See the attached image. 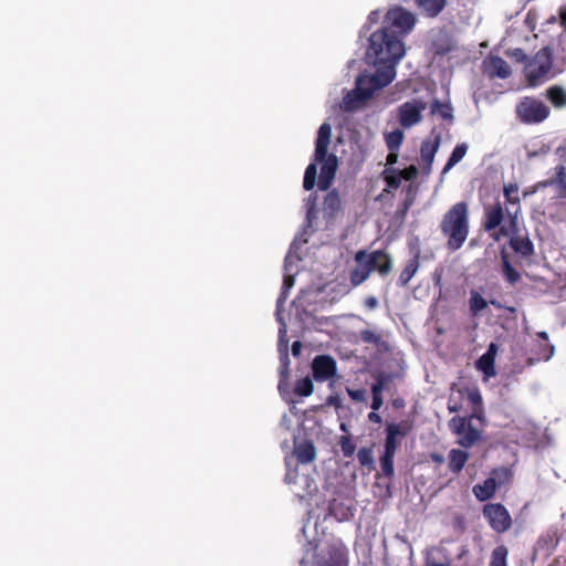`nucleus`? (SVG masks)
Returning <instances> with one entry per match:
<instances>
[{
    "instance_id": "nucleus-57",
    "label": "nucleus",
    "mask_w": 566,
    "mask_h": 566,
    "mask_svg": "<svg viewBox=\"0 0 566 566\" xmlns=\"http://www.w3.org/2000/svg\"><path fill=\"white\" fill-rule=\"evenodd\" d=\"M313 214H314V203L307 209L306 218H307L308 223H311Z\"/></svg>"
},
{
    "instance_id": "nucleus-16",
    "label": "nucleus",
    "mask_w": 566,
    "mask_h": 566,
    "mask_svg": "<svg viewBox=\"0 0 566 566\" xmlns=\"http://www.w3.org/2000/svg\"><path fill=\"white\" fill-rule=\"evenodd\" d=\"M511 212H507V216ZM509 221V217L505 218L503 207L500 202H495L485 207L484 209V230L490 232L495 229H501V227Z\"/></svg>"
},
{
    "instance_id": "nucleus-51",
    "label": "nucleus",
    "mask_w": 566,
    "mask_h": 566,
    "mask_svg": "<svg viewBox=\"0 0 566 566\" xmlns=\"http://www.w3.org/2000/svg\"><path fill=\"white\" fill-rule=\"evenodd\" d=\"M365 305L366 307H368L369 310H374L377 307L378 305V301L375 296H368L366 300H365Z\"/></svg>"
},
{
    "instance_id": "nucleus-46",
    "label": "nucleus",
    "mask_w": 566,
    "mask_h": 566,
    "mask_svg": "<svg viewBox=\"0 0 566 566\" xmlns=\"http://www.w3.org/2000/svg\"><path fill=\"white\" fill-rule=\"evenodd\" d=\"M401 174V178L405 180H411L417 176V168L415 166H410L403 170H399Z\"/></svg>"
},
{
    "instance_id": "nucleus-6",
    "label": "nucleus",
    "mask_w": 566,
    "mask_h": 566,
    "mask_svg": "<svg viewBox=\"0 0 566 566\" xmlns=\"http://www.w3.org/2000/svg\"><path fill=\"white\" fill-rule=\"evenodd\" d=\"M347 549L339 539L319 543L312 554L307 553L300 566H347Z\"/></svg>"
},
{
    "instance_id": "nucleus-36",
    "label": "nucleus",
    "mask_w": 566,
    "mask_h": 566,
    "mask_svg": "<svg viewBox=\"0 0 566 566\" xmlns=\"http://www.w3.org/2000/svg\"><path fill=\"white\" fill-rule=\"evenodd\" d=\"M503 261V275L511 284L516 283L520 280V273L511 265L505 255L502 256Z\"/></svg>"
},
{
    "instance_id": "nucleus-4",
    "label": "nucleus",
    "mask_w": 566,
    "mask_h": 566,
    "mask_svg": "<svg viewBox=\"0 0 566 566\" xmlns=\"http://www.w3.org/2000/svg\"><path fill=\"white\" fill-rule=\"evenodd\" d=\"M357 266L350 273V283L358 286L364 283L373 271L381 276L387 275L392 269V261L388 253L382 250L367 252L359 250L354 258Z\"/></svg>"
},
{
    "instance_id": "nucleus-10",
    "label": "nucleus",
    "mask_w": 566,
    "mask_h": 566,
    "mask_svg": "<svg viewBox=\"0 0 566 566\" xmlns=\"http://www.w3.org/2000/svg\"><path fill=\"white\" fill-rule=\"evenodd\" d=\"M385 23L389 31L394 28L396 35L403 36L410 33L416 24V17L402 7H394L388 10L385 17Z\"/></svg>"
},
{
    "instance_id": "nucleus-5",
    "label": "nucleus",
    "mask_w": 566,
    "mask_h": 566,
    "mask_svg": "<svg viewBox=\"0 0 566 566\" xmlns=\"http://www.w3.org/2000/svg\"><path fill=\"white\" fill-rule=\"evenodd\" d=\"M331 134V125L328 123L322 124L318 128L315 144L314 160L322 165L318 178V188L321 190L329 188L337 170V157L333 154L327 155Z\"/></svg>"
},
{
    "instance_id": "nucleus-60",
    "label": "nucleus",
    "mask_w": 566,
    "mask_h": 566,
    "mask_svg": "<svg viewBox=\"0 0 566 566\" xmlns=\"http://www.w3.org/2000/svg\"><path fill=\"white\" fill-rule=\"evenodd\" d=\"M458 394L462 397L463 396V391L462 390H459Z\"/></svg>"
},
{
    "instance_id": "nucleus-27",
    "label": "nucleus",
    "mask_w": 566,
    "mask_h": 566,
    "mask_svg": "<svg viewBox=\"0 0 566 566\" xmlns=\"http://www.w3.org/2000/svg\"><path fill=\"white\" fill-rule=\"evenodd\" d=\"M340 208V198L336 190L329 191L323 203V210L324 212L331 218L335 214L336 211H338Z\"/></svg>"
},
{
    "instance_id": "nucleus-1",
    "label": "nucleus",
    "mask_w": 566,
    "mask_h": 566,
    "mask_svg": "<svg viewBox=\"0 0 566 566\" xmlns=\"http://www.w3.org/2000/svg\"><path fill=\"white\" fill-rule=\"evenodd\" d=\"M405 55V45L398 35L387 28L369 36L366 62L376 67V72L363 73L355 81V87L342 101L346 112L356 111L365 105L373 95L389 85L396 77V66Z\"/></svg>"
},
{
    "instance_id": "nucleus-38",
    "label": "nucleus",
    "mask_w": 566,
    "mask_h": 566,
    "mask_svg": "<svg viewBox=\"0 0 566 566\" xmlns=\"http://www.w3.org/2000/svg\"><path fill=\"white\" fill-rule=\"evenodd\" d=\"M391 380V376L388 374H379L376 377L375 384L371 386V392L373 394H381L387 388L388 384Z\"/></svg>"
},
{
    "instance_id": "nucleus-42",
    "label": "nucleus",
    "mask_w": 566,
    "mask_h": 566,
    "mask_svg": "<svg viewBox=\"0 0 566 566\" xmlns=\"http://www.w3.org/2000/svg\"><path fill=\"white\" fill-rule=\"evenodd\" d=\"M553 184L558 185L562 189H564L566 191V168L564 166L557 167V172H556L555 179L552 181L545 182V186L553 185Z\"/></svg>"
},
{
    "instance_id": "nucleus-22",
    "label": "nucleus",
    "mask_w": 566,
    "mask_h": 566,
    "mask_svg": "<svg viewBox=\"0 0 566 566\" xmlns=\"http://www.w3.org/2000/svg\"><path fill=\"white\" fill-rule=\"evenodd\" d=\"M469 459V453L459 449H452L449 452V469L459 473L465 465Z\"/></svg>"
},
{
    "instance_id": "nucleus-34",
    "label": "nucleus",
    "mask_w": 566,
    "mask_h": 566,
    "mask_svg": "<svg viewBox=\"0 0 566 566\" xmlns=\"http://www.w3.org/2000/svg\"><path fill=\"white\" fill-rule=\"evenodd\" d=\"M316 161L314 160L311 163L304 174V180H303V187L305 190H312L315 186L317 169H316Z\"/></svg>"
},
{
    "instance_id": "nucleus-32",
    "label": "nucleus",
    "mask_w": 566,
    "mask_h": 566,
    "mask_svg": "<svg viewBox=\"0 0 566 566\" xmlns=\"http://www.w3.org/2000/svg\"><path fill=\"white\" fill-rule=\"evenodd\" d=\"M403 140V132L401 129H395L385 134V142L389 150H399Z\"/></svg>"
},
{
    "instance_id": "nucleus-33",
    "label": "nucleus",
    "mask_w": 566,
    "mask_h": 566,
    "mask_svg": "<svg viewBox=\"0 0 566 566\" xmlns=\"http://www.w3.org/2000/svg\"><path fill=\"white\" fill-rule=\"evenodd\" d=\"M468 400L470 401L474 416L478 417V412L482 411V396L478 388H471L465 390Z\"/></svg>"
},
{
    "instance_id": "nucleus-17",
    "label": "nucleus",
    "mask_w": 566,
    "mask_h": 566,
    "mask_svg": "<svg viewBox=\"0 0 566 566\" xmlns=\"http://www.w3.org/2000/svg\"><path fill=\"white\" fill-rule=\"evenodd\" d=\"M484 71L491 77L506 78L511 74V67L505 60L500 56H489L483 62Z\"/></svg>"
},
{
    "instance_id": "nucleus-58",
    "label": "nucleus",
    "mask_w": 566,
    "mask_h": 566,
    "mask_svg": "<svg viewBox=\"0 0 566 566\" xmlns=\"http://www.w3.org/2000/svg\"><path fill=\"white\" fill-rule=\"evenodd\" d=\"M429 566H448V565H446V564H440V563H432V564H430Z\"/></svg>"
},
{
    "instance_id": "nucleus-24",
    "label": "nucleus",
    "mask_w": 566,
    "mask_h": 566,
    "mask_svg": "<svg viewBox=\"0 0 566 566\" xmlns=\"http://www.w3.org/2000/svg\"><path fill=\"white\" fill-rule=\"evenodd\" d=\"M488 306L486 300L476 290H471L469 308L472 316H478Z\"/></svg>"
},
{
    "instance_id": "nucleus-19",
    "label": "nucleus",
    "mask_w": 566,
    "mask_h": 566,
    "mask_svg": "<svg viewBox=\"0 0 566 566\" xmlns=\"http://www.w3.org/2000/svg\"><path fill=\"white\" fill-rule=\"evenodd\" d=\"M294 454L300 463H310L315 459V447L311 441L295 444Z\"/></svg>"
},
{
    "instance_id": "nucleus-56",
    "label": "nucleus",
    "mask_w": 566,
    "mask_h": 566,
    "mask_svg": "<svg viewBox=\"0 0 566 566\" xmlns=\"http://www.w3.org/2000/svg\"><path fill=\"white\" fill-rule=\"evenodd\" d=\"M560 24L566 30V8H562L559 11Z\"/></svg>"
},
{
    "instance_id": "nucleus-53",
    "label": "nucleus",
    "mask_w": 566,
    "mask_h": 566,
    "mask_svg": "<svg viewBox=\"0 0 566 566\" xmlns=\"http://www.w3.org/2000/svg\"><path fill=\"white\" fill-rule=\"evenodd\" d=\"M301 349H302V343L300 340H295L292 344V354L294 356H298L301 354Z\"/></svg>"
},
{
    "instance_id": "nucleus-54",
    "label": "nucleus",
    "mask_w": 566,
    "mask_h": 566,
    "mask_svg": "<svg viewBox=\"0 0 566 566\" xmlns=\"http://www.w3.org/2000/svg\"><path fill=\"white\" fill-rule=\"evenodd\" d=\"M380 19V12L378 10L371 11L368 21L370 23H376Z\"/></svg>"
},
{
    "instance_id": "nucleus-25",
    "label": "nucleus",
    "mask_w": 566,
    "mask_h": 566,
    "mask_svg": "<svg viewBox=\"0 0 566 566\" xmlns=\"http://www.w3.org/2000/svg\"><path fill=\"white\" fill-rule=\"evenodd\" d=\"M468 151V145L462 143L454 147L446 166L442 169V175L447 174L452 167L460 163Z\"/></svg>"
},
{
    "instance_id": "nucleus-7",
    "label": "nucleus",
    "mask_w": 566,
    "mask_h": 566,
    "mask_svg": "<svg viewBox=\"0 0 566 566\" xmlns=\"http://www.w3.org/2000/svg\"><path fill=\"white\" fill-rule=\"evenodd\" d=\"M516 118L526 125H535L544 122L551 114L549 107L535 97H523L515 107Z\"/></svg>"
},
{
    "instance_id": "nucleus-41",
    "label": "nucleus",
    "mask_w": 566,
    "mask_h": 566,
    "mask_svg": "<svg viewBox=\"0 0 566 566\" xmlns=\"http://www.w3.org/2000/svg\"><path fill=\"white\" fill-rule=\"evenodd\" d=\"M357 458L363 467H371L374 464L373 451L369 448L359 449Z\"/></svg>"
},
{
    "instance_id": "nucleus-20",
    "label": "nucleus",
    "mask_w": 566,
    "mask_h": 566,
    "mask_svg": "<svg viewBox=\"0 0 566 566\" xmlns=\"http://www.w3.org/2000/svg\"><path fill=\"white\" fill-rule=\"evenodd\" d=\"M439 148V140L430 142L426 140L421 144L420 154L421 159L424 164V169L430 172L432 163L434 160L436 153Z\"/></svg>"
},
{
    "instance_id": "nucleus-43",
    "label": "nucleus",
    "mask_w": 566,
    "mask_h": 566,
    "mask_svg": "<svg viewBox=\"0 0 566 566\" xmlns=\"http://www.w3.org/2000/svg\"><path fill=\"white\" fill-rule=\"evenodd\" d=\"M360 338L368 344L378 345L381 342V336L374 331L364 329L360 332Z\"/></svg>"
},
{
    "instance_id": "nucleus-59",
    "label": "nucleus",
    "mask_w": 566,
    "mask_h": 566,
    "mask_svg": "<svg viewBox=\"0 0 566 566\" xmlns=\"http://www.w3.org/2000/svg\"><path fill=\"white\" fill-rule=\"evenodd\" d=\"M501 472H502V473H504V474H506V473H507V471H506V470H501ZM499 473H500V471H497V470L493 471V474H499Z\"/></svg>"
},
{
    "instance_id": "nucleus-52",
    "label": "nucleus",
    "mask_w": 566,
    "mask_h": 566,
    "mask_svg": "<svg viewBox=\"0 0 566 566\" xmlns=\"http://www.w3.org/2000/svg\"><path fill=\"white\" fill-rule=\"evenodd\" d=\"M496 353H497V346L494 343H491L489 345L488 350L483 355H489V357H493V359L495 360Z\"/></svg>"
},
{
    "instance_id": "nucleus-49",
    "label": "nucleus",
    "mask_w": 566,
    "mask_h": 566,
    "mask_svg": "<svg viewBox=\"0 0 566 566\" xmlns=\"http://www.w3.org/2000/svg\"><path fill=\"white\" fill-rule=\"evenodd\" d=\"M510 55L517 61H524L526 59V55L522 49H514L510 52Z\"/></svg>"
},
{
    "instance_id": "nucleus-2",
    "label": "nucleus",
    "mask_w": 566,
    "mask_h": 566,
    "mask_svg": "<svg viewBox=\"0 0 566 566\" xmlns=\"http://www.w3.org/2000/svg\"><path fill=\"white\" fill-rule=\"evenodd\" d=\"M442 234L447 238L448 250H459L469 235V207L464 201L453 205L440 223Z\"/></svg>"
},
{
    "instance_id": "nucleus-55",
    "label": "nucleus",
    "mask_w": 566,
    "mask_h": 566,
    "mask_svg": "<svg viewBox=\"0 0 566 566\" xmlns=\"http://www.w3.org/2000/svg\"><path fill=\"white\" fill-rule=\"evenodd\" d=\"M368 419L375 423H379L381 421V417L375 412V410L368 415Z\"/></svg>"
},
{
    "instance_id": "nucleus-44",
    "label": "nucleus",
    "mask_w": 566,
    "mask_h": 566,
    "mask_svg": "<svg viewBox=\"0 0 566 566\" xmlns=\"http://www.w3.org/2000/svg\"><path fill=\"white\" fill-rule=\"evenodd\" d=\"M538 336L545 342V348H544L543 353H541V358L548 360L553 356L554 347L547 343V340H548L547 333L541 332V333H538Z\"/></svg>"
},
{
    "instance_id": "nucleus-15",
    "label": "nucleus",
    "mask_w": 566,
    "mask_h": 566,
    "mask_svg": "<svg viewBox=\"0 0 566 566\" xmlns=\"http://www.w3.org/2000/svg\"><path fill=\"white\" fill-rule=\"evenodd\" d=\"M410 424L407 421L399 423H388L386 427L385 452L395 453L399 446V439L405 438L410 431Z\"/></svg>"
},
{
    "instance_id": "nucleus-23",
    "label": "nucleus",
    "mask_w": 566,
    "mask_h": 566,
    "mask_svg": "<svg viewBox=\"0 0 566 566\" xmlns=\"http://www.w3.org/2000/svg\"><path fill=\"white\" fill-rule=\"evenodd\" d=\"M431 113L434 115H439L442 119L448 120L450 123L453 120V108L449 101L440 102L438 99H434L431 104Z\"/></svg>"
},
{
    "instance_id": "nucleus-11",
    "label": "nucleus",
    "mask_w": 566,
    "mask_h": 566,
    "mask_svg": "<svg viewBox=\"0 0 566 566\" xmlns=\"http://www.w3.org/2000/svg\"><path fill=\"white\" fill-rule=\"evenodd\" d=\"M427 104L421 99H411L402 103L397 108V117L399 124L403 128H410L419 124L422 119V112L426 111Z\"/></svg>"
},
{
    "instance_id": "nucleus-39",
    "label": "nucleus",
    "mask_w": 566,
    "mask_h": 566,
    "mask_svg": "<svg viewBox=\"0 0 566 566\" xmlns=\"http://www.w3.org/2000/svg\"><path fill=\"white\" fill-rule=\"evenodd\" d=\"M504 196L510 203H512V205L520 203L517 185L510 184L507 186H504Z\"/></svg>"
},
{
    "instance_id": "nucleus-14",
    "label": "nucleus",
    "mask_w": 566,
    "mask_h": 566,
    "mask_svg": "<svg viewBox=\"0 0 566 566\" xmlns=\"http://www.w3.org/2000/svg\"><path fill=\"white\" fill-rule=\"evenodd\" d=\"M483 515L490 526L497 533L506 532L512 525L509 511L500 503L488 504L483 509Z\"/></svg>"
},
{
    "instance_id": "nucleus-35",
    "label": "nucleus",
    "mask_w": 566,
    "mask_h": 566,
    "mask_svg": "<svg viewBox=\"0 0 566 566\" xmlns=\"http://www.w3.org/2000/svg\"><path fill=\"white\" fill-rule=\"evenodd\" d=\"M394 459L395 453L385 452L380 457V467L384 475L390 478L394 475Z\"/></svg>"
},
{
    "instance_id": "nucleus-37",
    "label": "nucleus",
    "mask_w": 566,
    "mask_h": 566,
    "mask_svg": "<svg viewBox=\"0 0 566 566\" xmlns=\"http://www.w3.org/2000/svg\"><path fill=\"white\" fill-rule=\"evenodd\" d=\"M384 176L387 185L391 188H398L400 186V182L402 180L401 174L399 170L394 168H386L384 170Z\"/></svg>"
},
{
    "instance_id": "nucleus-12",
    "label": "nucleus",
    "mask_w": 566,
    "mask_h": 566,
    "mask_svg": "<svg viewBox=\"0 0 566 566\" xmlns=\"http://www.w3.org/2000/svg\"><path fill=\"white\" fill-rule=\"evenodd\" d=\"M471 419L472 417L469 419L462 417H453L449 421L450 429L459 436V444L464 448L472 447L481 437L480 431L473 428Z\"/></svg>"
},
{
    "instance_id": "nucleus-3",
    "label": "nucleus",
    "mask_w": 566,
    "mask_h": 566,
    "mask_svg": "<svg viewBox=\"0 0 566 566\" xmlns=\"http://www.w3.org/2000/svg\"><path fill=\"white\" fill-rule=\"evenodd\" d=\"M290 256L285 259V271L289 272V262ZM294 279L292 274L285 273L284 281L282 285L281 294L276 302V315L277 321L280 322V328H279V350L281 354L280 357V380L277 385V389L281 395H284L289 391V376H290V358L287 353V327L285 322L280 316V311L283 302L287 297L289 290L293 286Z\"/></svg>"
},
{
    "instance_id": "nucleus-50",
    "label": "nucleus",
    "mask_w": 566,
    "mask_h": 566,
    "mask_svg": "<svg viewBox=\"0 0 566 566\" xmlns=\"http://www.w3.org/2000/svg\"><path fill=\"white\" fill-rule=\"evenodd\" d=\"M398 151L399 150H389V154L387 156V164L388 165H394L397 163L398 160Z\"/></svg>"
},
{
    "instance_id": "nucleus-8",
    "label": "nucleus",
    "mask_w": 566,
    "mask_h": 566,
    "mask_svg": "<svg viewBox=\"0 0 566 566\" xmlns=\"http://www.w3.org/2000/svg\"><path fill=\"white\" fill-rule=\"evenodd\" d=\"M553 66L552 52L548 48L541 49L525 65V75L532 86L549 77Z\"/></svg>"
},
{
    "instance_id": "nucleus-40",
    "label": "nucleus",
    "mask_w": 566,
    "mask_h": 566,
    "mask_svg": "<svg viewBox=\"0 0 566 566\" xmlns=\"http://www.w3.org/2000/svg\"><path fill=\"white\" fill-rule=\"evenodd\" d=\"M339 446H340L344 457L349 458L355 453L356 446L349 437H347V436L340 437Z\"/></svg>"
},
{
    "instance_id": "nucleus-21",
    "label": "nucleus",
    "mask_w": 566,
    "mask_h": 566,
    "mask_svg": "<svg viewBox=\"0 0 566 566\" xmlns=\"http://www.w3.org/2000/svg\"><path fill=\"white\" fill-rule=\"evenodd\" d=\"M419 252H417L411 260L408 261L403 270L401 271L398 284L400 286H406L409 281L413 277V275L417 273L419 269Z\"/></svg>"
},
{
    "instance_id": "nucleus-31",
    "label": "nucleus",
    "mask_w": 566,
    "mask_h": 566,
    "mask_svg": "<svg viewBox=\"0 0 566 566\" xmlns=\"http://www.w3.org/2000/svg\"><path fill=\"white\" fill-rule=\"evenodd\" d=\"M509 551L504 545L496 546L492 554L490 566H507Z\"/></svg>"
},
{
    "instance_id": "nucleus-47",
    "label": "nucleus",
    "mask_w": 566,
    "mask_h": 566,
    "mask_svg": "<svg viewBox=\"0 0 566 566\" xmlns=\"http://www.w3.org/2000/svg\"><path fill=\"white\" fill-rule=\"evenodd\" d=\"M382 403H384L382 395L381 394H373L371 409L376 411L381 408Z\"/></svg>"
},
{
    "instance_id": "nucleus-28",
    "label": "nucleus",
    "mask_w": 566,
    "mask_h": 566,
    "mask_svg": "<svg viewBox=\"0 0 566 566\" xmlns=\"http://www.w3.org/2000/svg\"><path fill=\"white\" fill-rule=\"evenodd\" d=\"M547 98L558 108L566 106V90L562 86H552L546 92Z\"/></svg>"
},
{
    "instance_id": "nucleus-48",
    "label": "nucleus",
    "mask_w": 566,
    "mask_h": 566,
    "mask_svg": "<svg viewBox=\"0 0 566 566\" xmlns=\"http://www.w3.org/2000/svg\"><path fill=\"white\" fill-rule=\"evenodd\" d=\"M448 409L450 412H458L461 409L460 403L454 400L453 395H451L449 398Z\"/></svg>"
},
{
    "instance_id": "nucleus-26",
    "label": "nucleus",
    "mask_w": 566,
    "mask_h": 566,
    "mask_svg": "<svg viewBox=\"0 0 566 566\" xmlns=\"http://www.w3.org/2000/svg\"><path fill=\"white\" fill-rule=\"evenodd\" d=\"M418 6L429 17L438 15L446 6V0H417Z\"/></svg>"
},
{
    "instance_id": "nucleus-13",
    "label": "nucleus",
    "mask_w": 566,
    "mask_h": 566,
    "mask_svg": "<svg viewBox=\"0 0 566 566\" xmlns=\"http://www.w3.org/2000/svg\"><path fill=\"white\" fill-rule=\"evenodd\" d=\"M313 378L317 382L335 381L337 376V363L329 355H317L311 364Z\"/></svg>"
},
{
    "instance_id": "nucleus-45",
    "label": "nucleus",
    "mask_w": 566,
    "mask_h": 566,
    "mask_svg": "<svg viewBox=\"0 0 566 566\" xmlns=\"http://www.w3.org/2000/svg\"><path fill=\"white\" fill-rule=\"evenodd\" d=\"M347 394L350 399L355 401H364L366 399V391L363 389H349L347 388Z\"/></svg>"
},
{
    "instance_id": "nucleus-18",
    "label": "nucleus",
    "mask_w": 566,
    "mask_h": 566,
    "mask_svg": "<svg viewBox=\"0 0 566 566\" xmlns=\"http://www.w3.org/2000/svg\"><path fill=\"white\" fill-rule=\"evenodd\" d=\"M497 489V483L493 476L488 478L483 483L473 486V494L479 501L490 500Z\"/></svg>"
},
{
    "instance_id": "nucleus-29",
    "label": "nucleus",
    "mask_w": 566,
    "mask_h": 566,
    "mask_svg": "<svg viewBox=\"0 0 566 566\" xmlns=\"http://www.w3.org/2000/svg\"><path fill=\"white\" fill-rule=\"evenodd\" d=\"M476 368L484 374L486 378L495 376L494 359L489 355H482L475 363Z\"/></svg>"
},
{
    "instance_id": "nucleus-30",
    "label": "nucleus",
    "mask_w": 566,
    "mask_h": 566,
    "mask_svg": "<svg viewBox=\"0 0 566 566\" xmlns=\"http://www.w3.org/2000/svg\"><path fill=\"white\" fill-rule=\"evenodd\" d=\"M314 385L312 379L307 376L298 379L294 386V394L300 397H308L313 394Z\"/></svg>"
},
{
    "instance_id": "nucleus-9",
    "label": "nucleus",
    "mask_w": 566,
    "mask_h": 566,
    "mask_svg": "<svg viewBox=\"0 0 566 566\" xmlns=\"http://www.w3.org/2000/svg\"><path fill=\"white\" fill-rule=\"evenodd\" d=\"M517 211L509 214V221L505 222L497 232L493 234L495 241H500L502 238H510V244L512 249L522 254L530 255L533 253V244L527 238H520L515 234L518 231L517 228Z\"/></svg>"
}]
</instances>
